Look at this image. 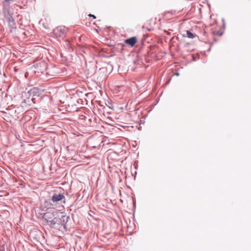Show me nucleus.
<instances>
[{"mask_svg":"<svg viewBox=\"0 0 251 251\" xmlns=\"http://www.w3.org/2000/svg\"><path fill=\"white\" fill-rule=\"evenodd\" d=\"M70 219L69 216L58 213L53 219L50 221L49 225L51 228L61 230L64 229L65 231L67 230V223Z\"/></svg>","mask_w":251,"mask_h":251,"instance_id":"f257e3e1","label":"nucleus"},{"mask_svg":"<svg viewBox=\"0 0 251 251\" xmlns=\"http://www.w3.org/2000/svg\"><path fill=\"white\" fill-rule=\"evenodd\" d=\"M36 89L35 88L30 89L28 91L23 92L22 97L23 99V104L25 106L31 105L32 104L35 103L34 101V98H33V94L35 92Z\"/></svg>","mask_w":251,"mask_h":251,"instance_id":"f03ea898","label":"nucleus"},{"mask_svg":"<svg viewBox=\"0 0 251 251\" xmlns=\"http://www.w3.org/2000/svg\"><path fill=\"white\" fill-rule=\"evenodd\" d=\"M65 202L66 198L62 193L54 192L50 197V203L52 205L65 203Z\"/></svg>","mask_w":251,"mask_h":251,"instance_id":"7ed1b4c3","label":"nucleus"},{"mask_svg":"<svg viewBox=\"0 0 251 251\" xmlns=\"http://www.w3.org/2000/svg\"><path fill=\"white\" fill-rule=\"evenodd\" d=\"M58 213L59 212H58L57 210H49L45 213L44 215V218L49 225L50 224L49 221H51V219H53V218H54Z\"/></svg>","mask_w":251,"mask_h":251,"instance_id":"20e7f679","label":"nucleus"},{"mask_svg":"<svg viewBox=\"0 0 251 251\" xmlns=\"http://www.w3.org/2000/svg\"><path fill=\"white\" fill-rule=\"evenodd\" d=\"M54 33L56 37H61L65 36L66 31L63 27H57L54 29Z\"/></svg>","mask_w":251,"mask_h":251,"instance_id":"39448f33","label":"nucleus"},{"mask_svg":"<svg viewBox=\"0 0 251 251\" xmlns=\"http://www.w3.org/2000/svg\"><path fill=\"white\" fill-rule=\"evenodd\" d=\"M61 112V111H57V112H55L54 114L52 116V118L54 120L57 121L60 119H66V116L67 115V113L65 112H60V114L58 112Z\"/></svg>","mask_w":251,"mask_h":251,"instance_id":"423d86ee","label":"nucleus"},{"mask_svg":"<svg viewBox=\"0 0 251 251\" xmlns=\"http://www.w3.org/2000/svg\"><path fill=\"white\" fill-rule=\"evenodd\" d=\"M137 41V38L135 37H132L129 39L125 40V43L127 45L132 47L136 43Z\"/></svg>","mask_w":251,"mask_h":251,"instance_id":"0eeeda50","label":"nucleus"},{"mask_svg":"<svg viewBox=\"0 0 251 251\" xmlns=\"http://www.w3.org/2000/svg\"><path fill=\"white\" fill-rule=\"evenodd\" d=\"M86 112H88V111H83L84 115H80V119L82 120H85L88 122H91L92 121V119L86 113Z\"/></svg>","mask_w":251,"mask_h":251,"instance_id":"6e6552de","label":"nucleus"},{"mask_svg":"<svg viewBox=\"0 0 251 251\" xmlns=\"http://www.w3.org/2000/svg\"><path fill=\"white\" fill-rule=\"evenodd\" d=\"M186 35L185 36L187 37L190 39H193L197 36V35L192 33L189 30H187L186 31Z\"/></svg>","mask_w":251,"mask_h":251,"instance_id":"1a4fd4ad","label":"nucleus"},{"mask_svg":"<svg viewBox=\"0 0 251 251\" xmlns=\"http://www.w3.org/2000/svg\"><path fill=\"white\" fill-rule=\"evenodd\" d=\"M1 113H2V115L3 116H5L6 117V114H7V113L5 112V111H1Z\"/></svg>","mask_w":251,"mask_h":251,"instance_id":"9d476101","label":"nucleus"},{"mask_svg":"<svg viewBox=\"0 0 251 251\" xmlns=\"http://www.w3.org/2000/svg\"><path fill=\"white\" fill-rule=\"evenodd\" d=\"M89 16H90V17H93L94 19H96V17H95L94 15H93L89 14Z\"/></svg>","mask_w":251,"mask_h":251,"instance_id":"9b49d317","label":"nucleus"},{"mask_svg":"<svg viewBox=\"0 0 251 251\" xmlns=\"http://www.w3.org/2000/svg\"><path fill=\"white\" fill-rule=\"evenodd\" d=\"M106 112L107 114H110V113L108 111H106Z\"/></svg>","mask_w":251,"mask_h":251,"instance_id":"f8f14e48","label":"nucleus"},{"mask_svg":"<svg viewBox=\"0 0 251 251\" xmlns=\"http://www.w3.org/2000/svg\"><path fill=\"white\" fill-rule=\"evenodd\" d=\"M27 75H28V73H26L25 74V76L26 77Z\"/></svg>","mask_w":251,"mask_h":251,"instance_id":"ddd939ff","label":"nucleus"},{"mask_svg":"<svg viewBox=\"0 0 251 251\" xmlns=\"http://www.w3.org/2000/svg\"><path fill=\"white\" fill-rule=\"evenodd\" d=\"M133 206H135V202L133 203Z\"/></svg>","mask_w":251,"mask_h":251,"instance_id":"4468645a","label":"nucleus"}]
</instances>
